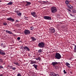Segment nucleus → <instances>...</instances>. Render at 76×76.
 Masks as SVG:
<instances>
[{"label":"nucleus","instance_id":"obj_40","mask_svg":"<svg viewBox=\"0 0 76 76\" xmlns=\"http://www.w3.org/2000/svg\"><path fill=\"white\" fill-rule=\"evenodd\" d=\"M6 47V45H3V48H5Z\"/></svg>","mask_w":76,"mask_h":76},{"label":"nucleus","instance_id":"obj_36","mask_svg":"<svg viewBox=\"0 0 76 76\" xmlns=\"http://www.w3.org/2000/svg\"><path fill=\"white\" fill-rule=\"evenodd\" d=\"M67 10H68L69 12H72V11L71 10H70L69 9H67Z\"/></svg>","mask_w":76,"mask_h":76},{"label":"nucleus","instance_id":"obj_32","mask_svg":"<svg viewBox=\"0 0 76 76\" xmlns=\"http://www.w3.org/2000/svg\"><path fill=\"white\" fill-rule=\"evenodd\" d=\"M12 70H16V67H13L12 68Z\"/></svg>","mask_w":76,"mask_h":76},{"label":"nucleus","instance_id":"obj_19","mask_svg":"<svg viewBox=\"0 0 76 76\" xmlns=\"http://www.w3.org/2000/svg\"><path fill=\"white\" fill-rule=\"evenodd\" d=\"M7 4V5H12V4H13V2H10Z\"/></svg>","mask_w":76,"mask_h":76},{"label":"nucleus","instance_id":"obj_6","mask_svg":"<svg viewBox=\"0 0 76 76\" xmlns=\"http://www.w3.org/2000/svg\"><path fill=\"white\" fill-rule=\"evenodd\" d=\"M25 2H26V3H25V6H29L31 4V3L30 2L26 1Z\"/></svg>","mask_w":76,"mask_h":76},{"label":"nucleus","instance_id":"obj_46","mask_svg":"<svg viewBox=\"0 0 76 76\" xmlns=\"http://www.w3.org/2000/svg\"><path fill=\"white\" fill-rule=\"evenodd\" d=\"M43 2H44V3L45 2V1H43Z\"/></svg>","mask_w":76,"mask_h":76},{"label":"nucleus","instance_id":"obj_21","mask_svg":"<svg viewBox=\"0 0 76 76\" xmlns=\"http://www.w3.org/2000/svg\"><path fill=\"white\" fill-rule=\"evenodd\" d=\"M43 50L42 49H39L38 50V52L39 53H41V52H42V51H43V50Z\"/></svg>","mask_w":76,"mask_h":76},{"label":"nucleus","instance_id":"obj_20","mask_svg":"<svg viewBox=\"0 0 76 76\" xmlns=\"http://www.w3.org/2000/svg\"><path fill=\"white\" fill-rule=\"evenodd\" d=\"M50 75H51V76H54L55 75V73H54V72H51L50 73Z\"/></svg>","mask_w":76,"mask_h":76},{"label":"nucleus","instance_id":"obj_3","mask_svg":"<svg viewBox=\"0 0 76 76\" xmlns=\"http://www.w3.org/2000/svg\"><path fill=\"white\" fill-rule=\"evenodd\" d=\"M55 57L56 59H59L61 58V56L59 53H56L55 55Z\"/></svg>","mask_w":76,"mask_h":76},{"label":"nucleus","instance_id":"obj_28","mask_svg":"<svg viewBox=\"0 0 76 76\" xmlns=\"http://www.w3.org/2000/svg\"><path fill=\"white\" fill-rule=\"evenodd\" d=\"M21 14H22V13L21 12H19L18 14V16H20Z\"/></svg>","mask_w":76,"mask_h":76},{"label":"nucleus","instance_id":"obj_11","mask_svg":"<svg viewBox=\"0 0 76 76\" xmlns=\"http://www.w3.org/2000/svg\"><path fill=\"white\" fill-rule=\"evenodd\" d=\"M31 14L32 16H33L34 17H35L36 16H37V14H36V13H35V12H32L31 13Z\"/></svg>","mask_w":76,"mask_h":76},{"label":"nucleus","instance_id":"obj_1","mask_svg":"<svg viewBox=\"0 0 76 76\" xmlns=\"http://www.w3.org/2000/svg\"><path fill=\"white\" fill-rule=\"evenodd\" d=\"M51 11L52 13H55L57 12V8L55 7H52L50 8Z\"/></svg>","mask_w":76,"mask_h":76},{"label":"nucleus","instance_id":"obj_47","mask_svg":"<svg viewBox=\"0 0 76 76\" xmlns=\"http://www.w3.org/2000/svg\"><path fill=\"white\" fill-rule=\"evenodd\" d=\"M70 15H71V16H72V14H70Z\"/></svg>","mask_w":76,"mask_h":76},{"label":"nucleus","instance_id":"obj_5","mask_svg":"<svg viewBox=\"0 0 76 76\" xmlns=\"http://www.w3.org/2000/svg\"><path fill=\"white\" fill-rule=\"evenodd\" d=\"M43 18H44L45 19L49 20H51V18L49 16H44Z\"/></svg>","mask_w":76,"mask_h":76},{"label":"nucleus","instance_id":"obj_26","mask_svg":"<svg viewBox=\"0 0 76 76\" xmlns=\"http://www.w3.org/2000/svg\"><path fill=\"white\" fill-rule=\"evenodd\" d=\"M34 29V27L33 26H31V27H30V30H33Z\"/></svg>","mask_w":76,"mask_h":76},{"label":"nucleus","instance_id":"obj_10","mask_svg":"<svg viewBox=\"0 0 76 76\" xmlns=\"http://www.w3.org/2000/svg\"><path fill=\"white\" fill-rule=\"evenodd\" d=\"M67 6L70 9H72L73 8V6L70 4L67 5Z\"/></svg>","mask_w":76,"mask_h":76},{"label":"nucleus","instance_id":"obj_9","mask_svg":"<svg viewBox=\"0 0 76 76\" xmlns=\"http://www.w3.org/2000/svg\"><path fill=\"white\" fill-rule=\"evenodd\" d=\"M0 54H1L2 56H4L6 54V53L4 52V51L0 50Z\"/></svg>","mask_w":76,"mask_h":76},{"label":"nucleus","instance_id":"obj_38","mask_svg":"<svg viewBox=\"0 0 76 76\" xmlns=\"http://www.w3.org/2000/svg\"><path fill=\"white\" fill-rule=\"evenodd\" d=\"M20 48L21 49H23V48H23V46H22L20 47Z\"/></svg>","mask_w":76,"mask_h":76},{"label":"nucleus","instance_id":"obj_33","mask_svg":"<svg viewBox=\"0 0 76 76\" xmlns=\"http://www.w3.org/2000/svg\"><path fill=\"white\" fill-rule=\"evenodd\" d=\"M10 68V69H12V67H13V66H9Z\"/></svg>","mask_w":76,"mask_h":76},{"label":"nucleus","instance_id":"obj_41","mask_svg":"<svg viewBox=\"0 0 76 76\" xmlns=\"http://www.w3.org/2000/svg\"><path fill=\"white\" fill-rule=\"evenodd\" d=\"M16 22H19V20H16Z\"/></svg>","mask_w":76,"mask_h":76},{"label":"nucleus","instance_id":"obj_15","mask_svg":"<svg viewBox=\"0 0 76 76\" xmlns=\"http://www.w3.org/2000/svg\"><path fill=\"white\" fill-rule=\"evenodd\" d=\"M32 66L35 68L36 70H37V67H38V65L36 64H34L32 65Z\"/></svg>","mask_w":76,"mask_h":76},{"label":"nucleus","instance_id":"obj_50","mask_svg":"<svg viewBox=\"0 0 76 76\" xmlns=\"http://www.w3.org/2000/svg\"><path fill=\"white\" fill-rule=\"evenodd\" d=\"M74 12H73L74 13Z\"/></svg>","mask_w":76,"mask_h":76},{"label":"nucleus","instance_id":"obj_14","mask_svg":"<svg viewBox=\"0 0 76 76\" xmlns=\"http://www.w3.org/2000/svg\"><path fill=\"white\" fill-rule=\"evenodd\" d=\"M58 64V62H53L52 63V64L53 66H55V65H57V64Z\"/></svg>","mask_w":76,"mask_h":76},{"label":"nucleus","instance_id":"obj_22","mask_svg":"<svg viewBox=\"0 0 76 76\" xmlns=\"http://www.w3.org/2000/svg\"><path fill=\"white\" fill-rule=\"evenodd\" d=\"M37 62L35 61H31L30 64H36Z\"/></svg>","mask_w":76,"mask_h":76},{"label":"nucleus","instance_id":"obj_43","mask_svg":"<svg viewBox=\"0 0 76 76\" xmlns=\"http://www.w3.org/2000/svg\"><path fill=\"white\" fill-rule=\"evenodd\" d=\"M35 58L36 59V60H38V58Z\"/></svg>","mask_w":76,"mask_h":76},{"label":"nucleus","instance_id":"obj_8","mask_svg":"<svg viewBox=\"0 0 76 76\" xmlns=\"http://www.w3.org/2000/svg\"><path fill=\"white\" fill-rule=\"evenodd\" d=\"M50 32L51 33H54L55 32V29L54 28H49Z\"/></svg>","mask_w":76,"mask_h":76},{"label":"nucleus","instance_id":"obj_12","mask_svg":"<svg viewBox=\"0 0 76 76\" xmlns=\"http://www.w3.org/2000/svg\"><path fill=\"white\" fill-rule=\"evenodd\" d=\"M23 49L26 50H27V51H30V49L29 48H28V46H26L24 47Z\"/></svg>","mask_w":76,"mask_h":76},{"label":"nucleus","instance_id":"obj_42","mask_svg":"<svg viewBox=\"0 0 76 76\" xmlns=\"http://www.w3.org/2000/svg\"><path fill=\"white\" fill-rule=\"evenodd\" d=\"M1 46H3V44H1Z\"/></svg>","mask_w":76,"mask_h":76},{"label":"nucleus","instance_id":"obj_7","mask_svg":"<svg viewBox=\"0 0 76 76\" xmlns=\"http://www.w3.org/2000/svg\"><path fill=\"white\" fill-rule=\"evenodd\" d=\"M7 19V20H9V21H11V22H14L15 21V19L12 18V17L8 18Z\"/></svg>","mask_w":76,"mask_h":76},{"label":"nucleus","instance_id":"obj_35","mask_svg":"<svg viewBox=\"0 0 76 76\" xmlns=\"http://www.w3.org/2000/svg\"><path fill=\"white\" fill-rule=\"evenodd\" d=\"M17 39H18V40H20V38L19 37H18L17 38Z\"/></svg>","mask_w":76,"mask_h":76},{"label":"nucleus","instance_id":"obj_49","mask_svg":"<svg viewBox=\"0 0 76 76\" xmlns=\"http://www.w3.org/2000/svg\"><path fill=\"white\" fill-rule=\"evenodd\" d=\"M4 31H5V30H4Z\"/></svg>","mask_w":76,"mask_h":76},{"label":"nucleus","instance_id":"obj_23","mask_svg":"<svg viewBox=\"0 0 76 76\" xmlns=\"http://www.w3.org/2000/svg\"><path fill=\"white\" fill-rule=\"evenodd\" d=\"M24 18L26 20H28V17H26L25 16H24Z\"/></svg>","mask_w":76,"mask_h":76},{"label":"nucleus","instance_id":"obj_25","mask_svg":"<svg viewBox=\"0 0 76 76\" xmlns=\"http://www.w3.org/2000/svg\"><path fill=\"white\" fill-rule=\"evenodd\" d=\"M3 62V59H1V58H0V63H2Z\"/></svg>","mask_w":76,"mask_h":76},{"label":"nucleus","instance_id":"obj_31","mask_svg":"<svg viewBox=\"0 0 76 76\" xmlns=\"http://www.w3.org/2000/svg\"><path fill=\"white\" fill-rule=\"evenodd\" d=\"M54 76H59V75L58 74H56L54 75Z\"/></svg>","mask_w":76,"mask_h":76},{"label":"nucleus","instance_id":"obj_13","mask_svg":"<svg viewBox=\"0 0 76 76\" xmlns=\"http://www.w3.org/2000/svg\"><path fill=\"white\" fill-rule=\"evenodd\" d=\"M31 41L33 42H34V41H35L37 40V39H36V38H35L34 37H31Z\"/></svg>","mask_w":76,"mask_h":76},{"label":"nucleus","instance_id":"obj_2","mask_svg":"<svg viewBox=\"0 0 76 76\" xmlns=\"http://www.w3.org/2000/svg\"><path fill=\"white\" fill-rule=\"evenodd\" d=\"M38 46L41 48H43L44 47H45V43L44 42H41L39 43Z\"/></svg>","mask_w":76,"mask_h":76},{"label":"nucleus","instance_id":"obj_37","mask_svg":"<svg viewBox=\"0 0 76 76\" xmlns=\"http://www.w3.org/2000/svg\"><path fill=\"white\" fill-rule=\"evenodd\" d=\"M4 25H7V23H3Z\"/></svg>","mask_w":76,"mask_h":76},{"label":"nucleus","instance_id":"obj_39","mask_svg":"<svg viewBox=\"0 0 76 76\" xmlns=\"http://www.w3.org/2000/svg\"><path fill=\"white\" fill-rule=\"evenodd\" d=\"M17 76H21V75L20 74H18L17 75Z\"/></svg>","mask_w":76,"mask_h":76},{"label":"nucleus","instance_id":"obj_16","mask_svg":"<svg viewBox=\"0 0 76 76\" xmlns=\"http://www.w3.org/2000/svg\"><path fill=\"white\" fill-rule=\"evenodd\" d=\"M6 32L8 34H13V33L12 32L9 31L8 30H6Z\"/></svg>","mask_w":76,"mask_h":76},{"label":"nucleus","instance_id":"obj_17","mask_svg":"<svg viewBox=\"0 0 76 76\" xmlns=\"http://www.w3.org/2000/svg\"><path fill=\"white\" fill-rule=\"evenodd\" d=\"M14 64H15V65H17V66H20L19 64L17 62H14Z\"/></svg>","mask_w":76,"mask_h":76},{"label":"nucleus","instance_id":"obj_18","mask_svg":"<svg viewBox=\"0 0 76 76\" xmlns=\"http://www.w3.org/2000/svg\"><path fill=\"white\" fill-rule=\"evenodd\" d=\"M69 2H70V1H68V0H66L65 1V3L66 4H67H67H69Z\"/></svg>","mask_w":76,"mask_h":76},{"label":"nucleus","instance_id":"obj_45","mask_svg":"<svg viewBox=\"0 0 76 76\" xmlns=\"http://www.w3.org/2000/svg\"><path fill=\"white\" fill-rule=\"evenodd\" d=\"M68 67H69V68H70V66H68Z\"/></svg>","mask_w":76,"mask_h":76},{"label":"nucleus","instance_id":"obj_30","mask_svg":"<svg viewBox=\"0 0 76 76\" xmlns=\"http://www.w3.org/2000/svg\"><path fill=\"white\" fill-rule=\"evenodd\" d=\"M64 74H66V73H67V72H66V70H64Z\"/></svg>","mask_w":76,"mask_h":76},{"label":"nucleus","instance_id":"obj_27","mask_svg":"<svg viewBox=\"0 0 76 76\" xmlns=\"http://www.w3.org/2000/svg\"><path fill=\"white\" fill-rule=\"evenodd\" d=\"M55 69H57L58 68V67L57 66H54Z\"/></svg>","mask_w":76,"mask_h":76},{"label":"nucleus","instance_id":"obj_34","mask_svg":"<svg viewBox=\"0 0 76 76\" xmlns=\"http://www.w3.org/2000/svg\"><path fill=\"white\" fill-rule=\"evenodd\" d=\"M4 69V68L2 66H0V69Z\"/></svg>","mask_w":76,"mask_h":76},{"label":"nucleus","instance_id":"obj_48","mask_svg":"<svg viewBox=\"0 0 76 76\" xmlns=\"http://www.w3.org/2000/svg\"><path fill=\"white\" fill-rule=\"evenodd\" d=\"M73 45H75V44H73Z\"/></svg>","mask_w":76,"mask_h":76},{"label":"nucleus","instance_id":"obj_24","mask_svg":"<svg viewBox=\"0 0 76 76\" xmlns=\"http://www.w3.org/2000/svg\"><path fill=\"white\" fill-rule=\"evenodd\" d=\"M66 66H70V65L68 63L66 62Z\"/></svg>","mask_w":76,"mask_h":76},{"label":"nucleus","instance_id":"obj_4","mask_svg":"<svg viewBox=\"0 0 76 76\" xmlns=\"http://www.w3.org/2000/svg\"><path fill=\"white\" fill-rule=\"evenodd\" d=\"M24 33L25 35H29L31 34V32L29 30L26 29L24 31Z\"/></svg>","mask_w":76,"mask_h":76},{"label":"nucleus","instance_id":"obj_44","mask_svg":"<svg viewBox=\"0 0 76 76\" xmlns=\"http://www.w3.org/2000/svg\"><path fill=\"white\" fill-rule=\"evenodd\" d=\"M1 2V0H0V3Z\"/></svg>","mask_w":76,"mask_h":76},{"label":"nucleus","instance_id":"obj_29","mask_svg":"<svg viewBox=\"0 0 76 76\" xmlns=\"http://www.w3.org/2000/svg\"><path fill=\"white\" fill-rule=\"evenodd\" d=\"M38 59L40 61H41V58H40V57H39L38 58Z\"/></svg>","mask_w":76,"mask_h":76}]
</instances>
